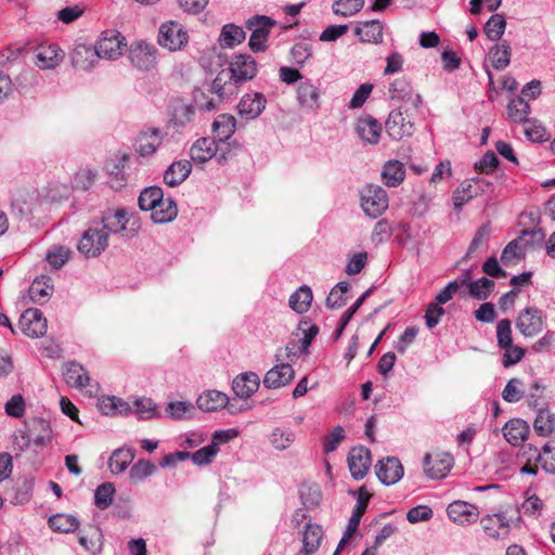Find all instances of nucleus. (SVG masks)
<instances>
[{
  "mask_svg": "<svg viewBox=\"0 0 555 555\" xmlns=\"http://www.w3.org/2000/svg\"><path fill=\"white\" fill-rule=\"evenodd\" d=\"M231 153L230 144H219L215 139H197L190 149L191 159L196 164H204L210 159L224 163Z\"/></svg>",
  "mask_w": 555,
  "mask_h": 555,
  "instance_id": "1",
  "label": "nucleus"
},
{
  "mask_svg": "<svg viewBox=\"0 0 555 555\" xmlns=\"http://www.w3.org/2000/svg\"><path fill=\"white\" fill-rule=\"evenodd\" d=\"M360 204L367 217L376 219L388 209V194L380 185L366 184L360 191Z\"/></svg>",
  "mask_w": 555,
  "mask_h": 555,
  "instance_id": "2",
  "label": "nucleus"
},
{
  "mask_svg": "<svg viewBox=\"0 0 555 555\" xmlns=\"http://www.w3.org/2000/svg\"><path fill=\"white\" fill-rule=\"evenodd\" d=\"M107 246L108 238L104 234L103 229L93 220L89 228L82 233L77 244V249L87 258H96Z\"/></svg>",
  "mask_w": 555,
  "mask_h": 555,
  "instance_id": "3",
  "label": "nucleus"
},
{
  "mask_svg": "<svg viewBox=\"0 0 555 555\" xmlns=\"http://www.w3.org/2000/svg\"><path fill=\"white\" fill-rule=\"evenodd\" d=\"M125 47L124 37L116 30L103 31L94 44L98 57L105 60L118 59Z\"/></svg>",
  "mask_w": 555,
  "mask_h": 555,
  "instance_id": "4",
  "label": "nucleus"
},
{
  "mask_svg": "<svg viewBox=\"0 0 555 555\" xmlns=\"http://www.w3.org/2000/svg\"><path fill=\"white\" fill-rule=\"evenodd\" d=\"M275 22L268 16L258 15L247 22V28L251 30L249 48L254 52H262L267 48L268 36Z\"/></svg>",
  "mask_w": 555,
  "mask_h": 555,
  "instance_id": "5",
  "label": "nucleus"
},
{
  "mask_svg": "<svg viewBox=\"0 0 555 555\" xmlns=\"http://www.w3.org/2000/svg\"><path fill=\"white\" fill-rule=\"evenodd\" d=\"M186 42L188 34L179 23L170 21L160 26L158 43L162 47L176 51L181 49Z\"/></svg>",
  "mask_w": 555,
  "mask_h": 555,
  "instance_id": "6",
  "label": "nucleus"
},
{
  "mask_svg": "<svg viewBox=\"0 0 555 555\" xmlns=\"http://www.w3.org/2000/svg\"><path fill=\"white\" fill-rule=\"evenodd\" d=\"M129 221L130 214L126 208L107 210L103 214L100 220H95L99 227L103 229V232L107 238L109 235H116L125 232Z\"/></svg>",
  "mask_w": 555,
  "mask_h": 555,
  "instance_id": "7",
  "label": "nucleus"
},
{
  "mask_svg": "<svg viewBox=\"0 0 555 555\" xmlns=\"http://www.w3.org/2000/svg\"><path fill=\"white\" fill-rule=\"evenodd\" d=\"M516 327L525 337H533L542 332L544 327L543 312L534 307L522 310L517 320Z\"/></svg>",
  "mask_w": 555,
  "mask_h": 555,
  "instance_id": "8",
  "label": "nucleus"
},
{
  "mask_svg": "<svg viewBox=\"0 0 555 555\" xmlns=\"http://www.w3.org/2000/svg\"><path fill=\"white\" fill-rule=\"evenodd\" d=\"M424 473L431 479L444 478L453 466V457L449 453L435 452L424 456Z\"/></svg>",
  "mask_w": 555,
  "mask_h": 555,
  "instance_id": "9",
  "label": "nucleus"
},
{
  "mask_svg": "<svg viewBox=\"0 0 555 555\" xmlns=\"http://www.w3.org/2000/svg\"><path fill=\"white\" fill-rule=\"evenodd\" d=\"M347 461L351 476L356 480H361L366 476L371 467V451L362 446L354 447L349 451Z\"/></svg>",
  "mask_w": 555,
  "mask_h": 555,
  "instance_id": "10",
  "label": "nucleus"
},
{
  "mask_svg": "<svg viewBox=\"0 0 555 555\" xmlns=\"http://www.w3.org/2000/svg\"><path fill=\"white\" fill-rule=\"evenodd\" d=\"M130 62L140 70H151L156 65V48L146 42H137L129 52Z\"/></svg>",
  "mask_w": 555,
  "mask_h": 555,
  "instance_id": "11",
  "label": "nucleus"
},
{
  "mask_svg": "<svg viewBox=\"0 0 555 555\" xmlns=\"http://www.w3.org/2000/svg\"><path fill=\"white\" fill-rule=\"evenodd\" d=\"M65 57L64 51L56 44H41L35 51V64L40 69H53Z\"/></svg>",
  "mask_w": 555,
  "mask_h": 555,
  "instance_id": "12",
  "label": "nucleus"
},
{
  "mask_svg": "<svg viewBox=\"0 0 555 555\" xmlns=\"http://www.w3.org/2000/svg\"><path fill=\"white\" fill-rule=\"evenodd\" d=\"M449 518L459 526H467L477 521L478 507L465 501H454L447 508Z\"/></svg>",
  "mask_w": 555,
  "mask_h": 555,
  "instance_id": "13",
  "label": "nucleus"
},
{
  "mask_svg": "<svg viewBox=\"0 0 555 555\" xmlns=\"http://www.w3.org/2000/svg\"><path fill=\"white\" fill-rule=\"evenodd\" d=\"M20 323L23 332L29 337H41L47 333V320L37 308L27 309L22 314Z\"/></svg>",
  "mask_w": 555,
  "mask_h": 555,
  "instance_id": "14",
  "label": "nucleus"
},
{
  "mask_svg": "<svg viewBox=\"0 0 555 555\" xmlns=\"http://www.w3.org/2000/svg\"><path fill=\"white\" fill-rule=\"evenodd\" d=\"M376 476L386 486L397 483L403 476V466L397 457H386L376 464Z\"/></svg>",
  "mask_w": 555,
  "mask_h": 555,
  "instance_id": "15",
  "label": "nucleus"
},
{
  "mask_svg": "<svg viewBox=\"0 0 555 555\" xmlns=\"http://www.w3.org/2000/svg\"><path fill=\"white\" fill-rule=\"evenodd\" d=\"M227 70L234 78V82L250 80L257 72L256 61L250 55L238 54L233 57Z\"/></svg>",
  "mask_w": 555,
  "mask_h": 555,
  "instance_id": "16",
  "label": "nucleus"
},
{
  "mask_svg": "<svg viewBox=\"0 0 555 555\" xmlns=\"http://www.w3.org/2000/svg\"><path fill=\"white\" fill-rule=\"evenodd\" d=\"M386 131L393 140L410 137L414 130V124L403 116L401 109L392 111L385 124Z\"/></svg>",
  "mask_w": 555,
  "mask_h": 555,
  "instance_id": "17",
  "label": "nucleus"
},
{
  "mask_svg": "<svg viewBox=\"0 0 555 555\" xmlns=\"http://www.w3.org/2000/svg\"><path fill=\"white\" fill-rule=\"evenodd\" d=\"M98 54L94 46H89L83 42H76L70 52L72 65L82 70L93 68L98 63Z\"/></svg>",
  "mask_w": 555,
  "mask_h": 555,
  "instance_id": "18",
  "label": "nucleus"
},
{
  "mask_svg": "<svg viewBox=\"0 0 555 555\" xmlns=\"http://www.w3.org/2000/svg\"><path fill=\"white\" fill-rule=\"evenodd\" d=\"M483 532L492 539L505 538L509 532V521L504 513L486 515L480 519Z\"/></svg>",
  "mask_w": 555,
  "mask_h": 555,
  "instance_id": "19",
  "label": "nucleus"
},
{
  "mask_svg": "<svg viewBox=\"0 0 555 555\" xmlns=\"http://www.w3.org/2000/svg\"><path fill=\"white\" fill-rule=\"evenodd\" d=\"M295 376L293 366L288 363L276 364L270 369L263 378V385L269 389H276L289 384Z\"/></svg>",
  "mask_w": 555,
  "mask_h": 555,
  "instance_id": "20",
  "label": "nucleus"
},
{
  "mask_svg": "<svg viewBox=\"0 0 555 555\" xmlns=\"http://www.w3.org/2000/svg\"><path fill=\"white\" fill-rule=\"evenodd\" d=\"M389 93L392 100H401L411 105L414 111H418L423 104L422 95L414 93L410 83L404 79H396L389 88Z\"/></svg>",
  "mask_w": 555,
  "mask_h": 555,
  "instance_id": "21",
  "label": "nucleus"
},
{
  "mask_svg": "<svg viewBox=\"0 0 555 555\" xmlns=\"http://www.w3.org/2000/svg\"><path fill=\"white\" fill-rule=\"evenodd\" d=\"M266 104L267 99L262 93H247L237 105L238 114L246 119H255L263 112Z\"/></svg>",
  "mask_w": 555,
  "mask_h": 555,
  "instance_id": "22",
  "label": "nucleus"
},
{
  "mask_svg": "<svg viewBox=\"0 0 555 555\" xmlns=\"http://www.w3.org/2000/svg\"><path fill=\"white\" fill-rule=\"evenodd\" d=\"M531 453L534 462H539L541 467L548 474H555V440H551L538 451L532 444L524 447V455Z\"/></svg>",
  "mask_w": 555,
  "mask_h": 555,
  "instance_id": "23",
  "label": "nucleus"
},
{
  "mask_svg": "<svg viewBox=\"0 0 555 555\" xmlns=\"http://www.w3.org/2000/svg\"><path fill=\"white\" fill-rule=\"evenodd\" d=\"M503 436L506 441L514 446H521L529 437L530 427L528 423L521 418H512L502 428Z\"/></svg>",
  "mask_w": 555,
  "mask_h": 555,
  "instance_id": "24",
  "label": "nucleus"
},
{
  "mask_svg": "<svg viewBox=\"0 0 555 555\" xmlns=\"http://www.w3.org/2000/svg\"><path fill=\"white\" fill-rule=\"evenodd\" d=\"M162 142V132L156 128H150L139 134L134 147L141 156H151L157 151Z\"/></svg>",
  "mask_w": 555,
  "mask_h": 555,
  "instance_id": "25",
  "label": "nucleus"
},
{
  "mask_svg": "<svg viewBox=\"0 0 555 555\" xmlns=\"http://www.w3.org/2000/svg\"><path fill=\"white\" fill-rule=\"evenodd\" d=\"M356 131L363 142L374 145L379 141L382 125L377 119L367 115L358 119Z\"/></svg>",
  "mask_w": 555,
  "mask_h": 555,
  "instance_id": "26",
  "label": "nucleus"
},
{
  "mask_svg": "<svg viewBox=\"0 0 555 555\" xmlns=\"http://www.w3.org/2000/svg\"><path fill=\"white\" fill-rule=\"evenodd\" d=\"M259 384L260 380L256 373L246 372L234 378L232 389L238 398L247 399L258 390Z\"/></svg>",
  "mask_w": 555,
  "mask_h": 555,
  "instance_id": "27",
  "label": "nucleus"
},
{
  "mask_svg": "<svg viewBox=\"0 0 555 555\" xmlns=\"http://www.w3.org/2000/svg\"><path fill=\"white\" fill-rule=\"evenodd\" d=\"M384 24L378 20H372L359 23L354 28V34L362 42L379 43L383 40Z\"/></svg>",
  "mask_w": 555,
  "mask_h": 555,
  "instance_id": "28",
  "label": "nucleus"
},
{
  "mask_svg": "<svg viewBox=\"0 0 555 555\" xmlns=\"http://www.w3.org/2000/svg\"><path fill=\"white\" fill-rule=\"evenodd\" d=\"M229 398L224 392L218 390H207L198 396L196 404L198 409L205 412H214L227 406Z\"/></svg>",
  "mask_w": 555,
  "mask_h": 555,
  "instance_id": "29",
  "label": "nucleus"
},
{
  "mask_svg": "<svg viewBox=\"0 0 555 555\" xmlns=\"http://www.w3.org/2000/svg\"><path fill=\"white\" fill-rule=\"evenodd\" d=\"M235 126L236 120L232 115H219L212 124L215 140L219 144H229L227 141L233 135L235 131Z\"/></svg>",
  "mask_w": 555,
  "mask_h": 555,
  "instance_id": "30",
  "label": "nucleus"
},
{
  "mask_svg": "<svg viewBox=\"0 0 555 555\" xmlns=\"http://www.w3.org/2000/svg\"><path fill=\"white\" fill-rule=\"evenodd\" d=\"M192 166L186 159L172 163L164 173V182L169 186L181 184L191 173Z\"/></svg>",
  "mask_w": 555,
  "mask_h": 555,
  "instance_id": "31",
  "label": "nucleus"
},
{
  "mask_svg": "<svg viewBox=\"0 0 555 555\" xmlns=\"http://www.w3.org/2000/svg\"><path fill=\"white\" fill-rule=\"evenodd\" d=\"M320 91L319 88L306 80L299 83L297 88V100L302 107L315 109L319 107Z\"/></svg>",
  "mask_w": 555,
  "mask_h": 555,
  "instance_id": "32",
  "label": "nucleus"
},
{
  "mask_svg": "<svg viewBox=\"0 0 555 555\" xmlns=\"http://www.w3.org/2000/svg\"><path fill=\"white\" fill-rule=\"evenodd\" d=\"M323 538L322 527L317 524L308 522L305 527L302 537V550L304 555H312L320 547V543Z\"/></svg>",
  "mask_w": 555,
  "mask_h": 555,
  "instance_id": "33",
  "label": "nucleus"
},
{
  "mask_svg": "<svg viewBox=\"0 0 555 555\" xmlns=\"http://www.w3.org/2000/svg\"><path fill=\"white\" fill-rule=\"evenodd\" d=\"M102 543V532L96 526L90 525L79 532V544L91 554L100 552Z\"/></svg>",
  "mask_w": 555,
  "mask_h": 555,
  "instance_id": "34",
  "label": "nucleus"
},
{
  "mask_svg": "<svg viewBox=\"0 0 555 555\" xmlns=\"http://www.w3.org/2000/svg\"><path fill=\"white\" fill-rule=\"evenodd\" d=\"M382 178L388 188L399 186L405 178L404 165L399 160H388L383 167Z\"/></svg>",
  "mask_w": 555,
  "mask_h": 555,
  "instance_id": "35",
  "label": "nucleus"
},
{
  "mask_svg": "<svg viewBox=\"0 0 555 555\" xmlns=\"http://www.w3.org/2000/svg\"><path fill=\"white\" fill-rule=\"evenodd\" d=\"M29 433L35 446L44 447L52 441L50 423L43 418H34L29 427Z\"/></svg>",
  "mask_w": 555,
  "mask_h": 555,
  "instance_id": "36",
  "label": "nucleus"
},
{
  "mask_svg": "<svg viewBox=\"0 0 555 555\" xmlns=\"http://www.w3.org/2000/svg\"><path fill=\"white\" fill-rule=\"evenodd\" d=\"M234 78L227 70L222 69L211 82L210 91L220 100L225 99L228 95L233 94L235 90Z\"/></svg>",
  "mask_w": 555,
  "mask_h": 555,
  "instance_id": "37",
  "label": "nucleus"
},
{
  "mask_svg": "<svg viewBox=\"0 0 555 555\" xmlns=\"http://www.w3.org/2000/svg\"><path fill=\"white\" fill-rule=\"evenodd\" d=\"M370 498L371 494L364 489V487H361L358 491L356 507L348 521V535H352L357 531L361 521V517L365 513L369 505Z\"/></svg>",
  "mask_w": 555,
  "mask_h": 555,
  "instance_id": "38",
  "label": "nucleus"
},
{
  "mask_svg": "<svg viewBox=\"0 0 555 555\" xmlns=\"http://www.w3.org/2000/svg\"><path fill=\"white\" fill-rule=\"evenodd\" d=\"M533 429L541 437H548L555 430V414L548 409L540 408L533 422Z\"/></svg>",
  "mask_w": 555,
  "mask_h": 555,
  "instance_id": "39",
  "label": "nucleus"
},
{
  "mask_svg": "<svg viewBox=\"0 0 555 555\" xmlns=\"http://www.w3.org/2000/svg\"><path fill=\"white\" fill-rule=\"evenodd\" d=\"M53 292V285L51 284V279L47 275H41L37 278L29 288V295L34 302L39 305L44 304Z\"/></svg>",
  "mask_w": 555,
  "mask_h": 555,
  "instance_id": "40",
  "label": "nucleus"
},
{
  "mask_svg": "<svg viewBox=\"0 0 555 555\" xmlns=\"http://www.w3.org/2000/svg\"><path fill=\"white\" fill-rule=\"evenodd\" d=\"M64 374L65 380L70 387L86 388L90 384L88 372L79 363H68Z\"/></svg>",
  "mask_w": 555,
  "mask_h": 555,
  "instance_id": "41",
  "label": "nucleus"
},
{
  "mask_svg": "<svg viewBox=\"0 0 555 555\" xmlns=\"http://www.w3.org/2000/svg\"><path fill=\"white\" fill-rule=\"evenodd\" d=\"M134 459L132 448H119L113 452L108 460V467L113 474H119L127 469Z\"/></svg>",
  "mask_w": 555,
  "mask_h": 555,
  "instance_id": "42",
  "label": "nucleus"
},
{
  "mask_svg": "<svg viewBox=\"0 0 555 555\" xmlns=\"http://www.w3.org/2000/svg\"><path fill=\"white\" fill-rule=\"evenodd\" d=\"M477 196H479V194L476 183L470 179L464 180L453 192V205L455 209H461L466 203Z\"/></svg>",
  "mask_w": 555,
  "mask_h": 555,
  "instance_id": "43",
  "label": "nucleus"
},
{
  "mask_svg": "<svg viewBox=\"0 0 555 555\" xmlns=\"http://www.w3.org/2000/svg\"><path fill=\"white\" fill-rule=\"evenodd\" d=\"M492 66L502 70L505 69L511 63L512 48L508 42L503 41L493 46L489 51Z\"/></svg>",
  "mask_w": 555,
  "mask_h": 555,
  "instance_id": "44",
  "label": "nucleus"
},
{
  "mask_svg": "<svg viewBox=\"0 0 555 555\" xmlns=\"http://www.w3.org/2000/svg\"><path fill=\"white\" fill-rule=\"evenodd\" d=\"M151 218L155 223H166L176 218L177 205L171 198H164L156 208H152Z\"/></svg>",
  "mask_w": 555,
  "mask_h": 555,
  "instance_id": "45",
  "label": "nucleus"
},
{
  "mask_svg": "<svg viewBox=\"0 0 555 555\" xmlns=\"http://www.w3.org/2000/svg\"><path fill=\"white\" fill-rule=\"evenodd\" d=\"M312 301V291L309 286H300L289 297V307L297 313H305L309 310Z\"/></svg>",
  "mask_w": 555,
  "mask_h": 555,
  "instance_id": "46",
  "label": "nucleus"
},
{
  "mask_svg": "<svg viewBox=\"0 0 555 555\" xmlns=\"http://www.w3.org/2000/svg\"><path fill=\"white\" fill-rule=\"evenodd\" d=\"M318 333L319 327L317 325H310L307 330H302V337L298 340L299 346H296L294 341L289 343L286 346L288 351L287 354L298 356L308 352V349Z\"/></svg>",
  "mask_w": 555,
  "mask_h": 555,
  "instance_id": "47",
  "label": "nucleus"
},
{
  "mask_svg": "<svg viewBox=\"0 0 555 555\" xmlns=\"http://www.w3.org/2000/svg\"><path fill=\"white\" fill-rule=\"evenodd\" d=\"M164 199V193L159 186H150L144 189L138 199L139 207L142 210L149 211L156 208L157 205Z\"/></svg>",
  "mask_w": 555,
  "mask_h": 555,
  "instance_id": "48",
  "label": "nucleus"
},
{
  "mask_svg": "<svg viewBox=\"0 0 555 555\" xmlns=\"http://www.w3.org/2000/svg\"><path fill=\"white\" fill-rule=\"evenodd\" d=\"M220 43L224 48H233L245 40V31L240 26L227 24L220 34Z\"/></svg>",
  "mask_w": 555,
  "mask_h": 555,
  "instance_id": "49",
  "label": "nucleus"
},
{
  "mask_svg": "<svg viewBox=\"0 0 555 555\" xmlns=\"http://www.w3.org/2000/svg\"><path fill=\"white\" fill-rule=\"evenodd\" d=\"M79 521L68 514H56L49 518V526L53 531L68 533L78 528Z\"/></svg>",
  "mask_w": 555,
  "mask_h": 555,
  "instance_id": "50",
  "label": "nucleus"
},
{
  "mask_svg": "<svg viewBox=\"0 0 555 555\" xmlns=\"http://www.w3.org/2000/svg\"><path fill=\"white\" fill-rule=\"evenodd\" d=\"M99 409L105 415L124 414L131 411V406L127 402L115 396L102 398Z\"/></svg>",
  "mask_w": 555,
  "mask_h": 555,
  "instance_id": "51",
  "label": "nucleus"
},
{
  "mask_svg": "<svg viewBox=\"0 0 555 555\" xmlns=\"http://www.w3.org/2000/svg\"><path fill=\"white\" fill-rule=\"evenodd\" d=\"M530 113V105L524 98L513 99L507 105L508 118L514 122H526Z\"/></svg>",
  "mask_w": 555,
  "mask_h": 555,
  "instance_id": "52",
  "label": "nucleus"
},
{
  "mask_svg": "<svg viewBox=\"0 0 555 555\" xmlns=\"http://www.w3.org/2000/svg\"><path fill=\"white\" fill-rule=\"evenodd\" d=\"M506 27V21L502 14H493L485 25L486 36L492 40L498 41L501 39Z\"/></svg>",
  "mask_w": 555,
  "mask_h": 555,
  "instance_id": "53",
  "label": "nucleus"
},
{
  "mask_svg": "<svg viewBox=\"0 0 555 555\" xmlns=\"http://www.w3.org/2000/svg\"><path fill=\"white\" fill-rule=\"evenodd\" d=\"M525 397L524 383L519 378H511L502 391V398L508 403H516Z\"/></svg>",
  "mask_w": 555,
  "mask_h": 555,
  "instance_id": "54",
  "label": "nucleus"
},
{
  "mask_svg": "<svg viewBox=\"0 0 555 555\" xmlns=\"http://www.w3.org/2000/svg\"><path fill=\"white\" fill-rule=\"evenodd\" d=\"M295 441V433L288 428H275L270 437L271 444L280 451L286 450Z\"/></svg>",
  "mask_w": 555,
  "mask_h": 555,
  "instance_id": "55",
  "label": "nucleus"
},
{
  "mask_svg": "<svg viewBox=\"0 0 555 555\" xmlns=\"http://www.w3.org/2000/svg\"><path fill=\"white\" fill-rule=\"evenodd\" d=\"M156 470V466L150 460H139L129 472V478L132 482H140L152 476Z\"/></svg>",
  "mask_w": 555,
  "mask_h": 555,
  "instance_id": "56",
  "label": "nucleus"
},
{
  "mask_svg": "<svg viewBox=\"0 0 555 555\" xmlns=\"http://www.w3.org/2000/svg\"><path fill=\"white\" fill-rule=\"evenodd\" d=\"M348 282H339L334 288H332L330 295L326 298V306L331 309L340 308L347 302V293L349 291Z\"/></svg>",
  "mask_w": 555,
  "mask_h": 555,
  "instance_id": "57",
  "label": "nucleus"
},
{
  "mask_svg": "<svg viewBox=\"0 0 555 555\" xmlns=\"http://www.w3.org/2000/svg\"><path fill=\"white\" fill-rule=\"evenodd\" d=\"M364 5V0H336L333 3V11L344 17L352 16Z\"/></svg>",
  "mask_w": 555,
  "mask_h": 555,
  "instance_id": "58",
  "label": "nucleus"
},
{
  "mask_svg": "<svg viewBox=\"0 0 555 555\" xmlns=\"http://www.w3.org/2000/svg\"><path fill=\"white\" fill-rule=\"evenodd\" d=\"M194 410L189 401H171L166 406V415L172 420H182L188 417Z\"/></svg>",
  "mask_w": 555,
  "mask_h": 555,
  "instance_id": "59",
  "label": "nucleus"
},
{
  "mask_svg": "<svg viewBox=\"0 0 555 555\" xmlns=\"http://www.w3.org/2000/svg\"><path fill=\"white\" fill-rule=\"evenodd\" d=\"M494 288V282L487 278H481L469 284V295L478 300H485L488 298L492 289Z\"/></svg>",
  "mask_w": 555,
  "mask_h": 555,
  "instance_id": "60",
  "label": "nucleus"
},
{
  "mask_svg": "<svg viewBox=\"0 0 555 555\" xmlns=\"http://www.w3.org/2000/svg\"><path fill=\"white\" fill-rule=\"evenodd\" d=\"M114 493H115V488H114L113 483L104 482V483L100 485L96 488L95 493H94V504L100 509L107 508L112 504Z\"/></svg>",
  "mask_w": 555,
  "mask_h": 555,
  "instance_id": "61",
  "label": "nucleus"
},
{
  "mask_svg": "<svg viewBox=\"0 0 555 555\" xmlns=\"http://www.w3.org/2000/svg\"><path fill=\"white\" fill-rule=\"evenodd\" d=\"M219 452V447L217 442H211L210 444L201 448L194 453H190V457L195 465L202 466L211 463L212 459Z\"/></svg>",
  "mask_w": 555,
  "mask_h": 555,
  "instance_id": "62",
  "label": "nucleus"
},
{
  "mask_svg": "<svg viewBox=\"0 0 555 555\" xmlns=\"http://www.w3.org/2000/svg\"><path fill=\"white\" fill-rule=\"evenodd\" d=\"M72 251L64 246H55L47 254V261L54 268H62L69 259Z\"/></svg>",
  "mask_w": 555,
  "mask_h": 555,
  "instance_id": "63",
  "label": "nucleus"
},
{
  "mask_svg": "<svg viewBox=\"0 0 555 555\" xmlns=\"http://www.w3.org/2000/svg\"><path fill=\"white\" fill-rule=\"evenodd\" d=\"M133 406L134 413L141 420H150L157 415L156 404L149 398L137 399Z\"/></svg>",
  "mask_w": 555,
  "mask_h": 555,
  "instance_id": "64",
  "label": "nucleus"
}]
</instances>
